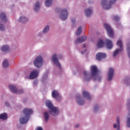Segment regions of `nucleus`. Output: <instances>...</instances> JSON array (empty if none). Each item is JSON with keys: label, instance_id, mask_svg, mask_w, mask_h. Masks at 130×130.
<instances>
[{"label": "nucleus", "instance_id": "obj_1", "mask_svg": "<svg viewBox=\"0 0 130 130\" xmlns=\"http://www.w3.org/2000/svg\"><path fill=\"white\" fill-rule=\"evenodd\" d=\"M117 0H101V6L103 10H110L112 7V5H114L116 3Z\"/></svg>", "mask_w": 130, "mask_h": 130}, {"label": "nucleus", "instance_id": "obj_2", "mask_svg": "<svg viewBox=\"0 0 130 130\" xmlns=\"http://www.w3.org/2000/svg\"><path fill=\"white\" fill-rule=\"evenodd\" d=\"M90 69L91 72V77L94 81L96 82H100L102 80V76H97L98 73V69L96 66L92 65L90 67Z\"/></svg>", "mask_w": 130, "mask_h": 130}, {"label": "nucleus", "instance_id": "obj_3", "mask_svg": "<svg viewBox=\"0 0 130 130\" xmlns=\"http://www.w3.org/2000/svg\"><path fill=\"white\" fill-rule=\"evenodd\" d=\"M44 63V60H43V57L41 55L37 56L34 61V65L37 69H40Z\"/></svg>", "mask_w": 130, "mask_h": 130}, {"label": "nucleus", "instance_id": "obj_4", "mask_svg": "<svg viewBox=\"0 0 130 130\" xmlns=\"http://www.w3.org/2000/svg\"><path fill=\"white\" fill-rule=\"evenodd\" d=\"M60 58H62V55L61 54H54L52 55L51 57V60L53 61V63L57 67L58 69H60V63L58 62V59H60Z\"/></svg>", "mask_w": 130, "mask_h": 130}, {"label": "nucleus", "instance_id": "obj_5", "mask_svg": "<svg viewBox=\"0 0 130 130\" xmlns=\"http://www.w3.org/2000/svg\"><path fill=\"white\" fill-rule=\"evenodd\" d=\"M104 27L107 31V35L110 38H113L114 35L113 34V30L108 23H104Z\"/></svg>", "mask_w": 130, "mask_h": 130}, {"label": "nucleus", "instance_id": "obj_6", "mask_svg": "<svg viewBox=\"0 0 130 130\" xmlns=\"http://www.w3.org/2000/svg\"><path fill=\"white\" fill-rule=\"evenodd\" d=\"M51 95L52 98L56 99L57 101H60L62 99V96L61 94L59 93V91L56 89H54L51 92Z\"/></svg>", "mask_w": 130, "mask_h": 130}, {"label": "nucleus", "instance_id": "obj_7", "mask_svg": "<svg viewBox=\"0 0 130 130\" xmlns=\"http://www.w3.org/2000/svg\"><path fill=\"white\" fill-rule=\"evenodd\" d=\"M39 74V70L37 69H35L30 72L28 77H25V79H30L31 80L36 79V78H38Z\"/></svg>", "mask_w": 130, "mask_h": 130}, {"label": "nucleus", "instance_id": "obj_8", "mask_svg": "<svg viewBox=\"0 0 130 130\" xmlns=\"http://www.w3.org/2000/svg\"><path fill=\"white\" fill-rule=\"evenodd\" d=\"M59 108L54 106L49 110V113L52 116H57L59 114Z\"/></svg>", "mask_w": 130, "mask_h": 130}, {"label": "nucleus", "instance_id": "obj_9", "mask_svg": "<svg viewBox=\"0 0 130 130\" xmlns=\"http://www.w3.org/2000/svg\"><path fill=\"white\" fill-rule=\"evenodd\" d=\"M68 15V9L67 8H63L60 11L59 18L61 20H67Z\"/></svg>", "mask_w": 130, "mask_h": 130}, {"label": "nucleus", "instance_id": "obj_10", "mask_svg": "<svg viewBox=\"0 0 130 130\" xmlns=\"http://www.w3.org/2000/svg\"><path fill=\"white\" fill-rule=\"evenodd\" d=\"M114 76V69L113 68H109L107 74V81L111 82L113 79Z\"/></svg>", "mask_w": 130, "mask_h": 130}, {"label": "nucleus", "instance_id": "obj_11", "mask_svg": "<svg viewBox=\"0 0 130 130\" xmlns=\"http://www.w3.org/2000/svg\"><path fill=\"white\" fill-rule=\"evenodd\" d=\"M93 12H94V9L92 6H90L89 7H87L84 9V15L87 18H89L91 17V16H92V14H93Z\"/></svg>", "mask_w": 130, "mask_h": 130}, {"label": "nucleus", "instance_id": "obj_12", "mask_svg": "<svg viewBox=\"0 0 130 130\" xmlns=\"http://www.w3.org/2000/svg\"><path fill=\"white\" fill-rule=\"evenodd\" d=\"M76 100L78 105H84V104L85 103V99L80 94H78L76 96Z\"/></svg>", "mask_w": 130, "mask_h": 130}, {"label": "nucleus", "instance_id": "obj_13", "mask_svg": "<svg viewBox=\"0 0 130 130\" xmlns=\"http://www.w3.org/2000/svg\"><path fill=\"white\" fill-rule=\"evenodd\" d=\"M105 44L106 45V49L109 50L113 48V43L112 42V41L110 40L109 39H105Z\"/></svg>", "mask_w": 130, "mask_h": 130}, {"label": "nucleus", "instance_id": "obj_14", "mask_svg": "<svg viewBox=\"0 0 130 130\" xmlns=\"http://www.w3.org/2000/svg\"><path fill=\"white\" fill-rule=\"evenodd\" d=\"M29 118L30 117L23 114L19 118V121L21 124H25V123L28 122V120H29Z\"/></svg>", "mask_w": 130, "mask_h": 130}, {"label": "nucleus", "instance_id": "obj_15", "mask_svg": "<svg viewBox=\"0 0 130 130\" xmlns=\"http://www.w3.org/2000/svg\"><path fill=\"white\" fill-rule=\"evenodd\" d=\"M33 109L29 108H26L23 110V114L28 117H30V115H31V114H33Z\"/></svg>", "mask_w": 130, "mask_h": 130}, {"label": "nucleus", "instance_id": "obj_16", "mask_svg": "<svg viewBox=\"0 0 130 130\" xmlns=\"http://www.w3.org/2000/svg\"><path fill=\"white\" fill-rule=\"evenodd\" d=\"M83 97L84 99H86L87 100H91V95H90V93L87 90H83L82 92Z\"/></svg>", "mask_w": 130, "mask_h": 130}, {"label": "nucleus", "instance_id": "obj_17", "mask_svg": "<svg viewBox=\"0 0 130 130\" xmlns=\"http://www.w3.org/2000/svg\"><path fill=\"white\" fill-rule=\"evenodd\" d=\"M83 80L84 82H88L91 80V76L87 71H84V75L82 77Z\"/></svg>", "mask_w": 130, "mask_h": 130}, {"label": "nucleus", "instance_id": "obj_18", "mask_svg": "<svg viewBox=\"0 0 130 130\" xmlns=\"http://www.w3.org/2000/svg\"><path fill=\"white\" fill-rule=\"evenodd\" d=\"M87 40V37L86 36H83L77 38L76 41H75V43L78 44L79 43H82V42H84Z\"/></svg>", "mask_w": 130, "mask_h": 130}, {"label": "nucleus", "instance_id": "obj_19", "mask_svg": "<svg viewBox=\"0 0 130 130\" xmlns=\"http://www.w3.org/2000/svg\"><path fill=\"white\" fill-rule=\"evenodd\" d=\"M0 21L3 23H7L8 18H7V15L5 13H0Z\"/></svg>", "mask_w": 130, "mask_h": 130}, {"label": "nucleus", "instance_id": "obj_20", "mask_svg": "<svg viewBox=\"0 0 130 130\" xmlns=\"http://www.w3.org/2000/svg\"><path fill=\"white\" fill-rule=\"evenodd\" d=\"M106 54L105 53L99 52L96 54V58L98 60H101L103 58H106Z\"/></svg>", "mask_w": 130, "mask_h": 130}, {"label": "nucleus", "instance_id": "obj_21", "mask_svg": "<svg viewBox=\"0 0 130 130\" xmlns=\"http://www.w3.org/2000/svg\"><path fill=\"white\" fill-rule=\"evenodd\" d=\"M114 128H116L117 130H120V122L119 117H117L116 122L113 125Z\"/></svg>", "mask_w": 130, "mask_h": 130}, {"label": "nucleus", "instance_id": "obj_22", "mask_svg": "<svg viewBox=\"0 0 130 130\" xmlns=\"http://www.w3.org/2000/svg\"><path fill=\"white\" fill-rule=\"evenodd\" d=\"M40 8H41L40 2H37L34 5V12H35V13H38V12H39V11L40 10Z\"/></svg>", "mask_w": 130, "mask_h": 130}, {"label": "nucleus", "instance_id": "obj_23", "mask_svg": "<svg viewBox=\"0 0 130 130\" xmlns=\"http://www.w3.org/2000/svg\"><path fill=\"white\" fill-rule=\"evenodd\" d=\"M19 22H20V23H26V22H28L29 21V19L28 17L22 15L18 19Z\"/></svg>", "mask_w": 130, "mask_h": 130}, {"label": "nucleus", "instance_id": "obj_24", "mask_svg": "<svg viewBox=\"0 0 130 130\" xmlns=\"http://www.w3.org/2000/svg\"><path fill=\"white\" fill-rule=\"evenodd\" d=\"M8 87L10 91H11L12 93H16V94H17V92L18 91V88L17 87V86H16V85H9Z\"/></svg>", "mask_w": 130, "mask_h": 130}, {"label": "nucleus", "instance_id": "obj_25", "mask_svg": "<svg viewBox=\"0 0 130 130\" xmlns=\"http://www.w3.org/2000/svg\"><path fill=\"white\" fill-rule=\"evenodd\" d=\"M45 105L50 110L51 108H53L54 106H53V104H52V102L49 100H47L45 102Z\"/></svg>", "mask_w": 130, "mask_h": 130}, {"label": "nucleus", "instance_id": "obj_26", "mask_svg": "<svg viewBox=\"0 0 130 130\" xmlns=\"http://www.w3.org/2000/svg\"><path fill=\"white\" fill-rule=\"evenodd\" d=\"M43 116H44V119L45 121V122H47L48 120H49V112L46 111L44 112L43 114Z\"/></svg>", "mask_w": 130, "mask_h": 130}, {"label": "nucleus", "instance_id": "obj_27", "mask_svg": "<svg viewBox=\"0 0 130 130\" xmlns=\"http://www.w3.org/2000/svg\"><path fill=\"white\" fill-rule=\"evenodd\" d=\"M104 45H105V42L102 39H100L98 41L97 47L100 48L103 47Z\"/></svg>", "mask_w": 130, "mask_h": 130}, {"label": "nucleus", "instance_id": "obj_28", "mask_svg": "<svg viewBox=\"0 0 130 130\" xmlns=\"http://www.w3.org/2000/svg\"><path fill=\"white\" fill-rule=\"evenodd\" d=\"M100 109H101V107L99 105H95L93 107L92 112L94 113H96V112L100 111Z\"/></svg>", "mask_w": 130, "mask_h": 130}, {"label": "nucleus", "instance_id": "obj_29", "mask_svg": "<svg viewBox=\"0 0 130 130\" xmlns=\"http://www.w3.org/2000/svg\"><path fill=\"white\" fill-rule=\"evenodd\" d=\"M123 50H122L121 49H116L115 50L113 51V57H116L118 55L120 52H121Z\"/></svg>", "mask_w": 130, "mask_h": 130}, {"label": "nucleus", "instance_id": "obj_30", "mask_svg": "<svg viewBox=\"0 0 130 130\" xmlns=\"http://www.w3.org/2000/svg\"><path fill=\"white\" fill-rule=\"evenodd\" d=\"M49 30H50V26H49L48 25H47L43 28L42 31V33H43V34H46V33H48V32H49Z\"/></svg>", "mask_w": 130, "mask_h": 130}, {"label": "nucleus", "instance_id": "obj_31", "mask_svg": "<svg viewBox=\"0 0 130 130\" xmlns=\"http://www.w3.org/2000/svg\"><path fill=\"white\" fill-rule=\"evenodd\" d=\"M116 45L118 46V47H119V49H122L123 50V45L122 44V41L121 39H119L117 42H116Z\"/></svg>", "mask_w": 130, "mask_h": 130}, {"label": "nucleus", "instance_id": "obj_32", "mask_svg": "<svg viewBox=\"0 0 130 130\" xmlns=\"http://www.w3.org/2000/svg\"><path fill=\"white\" fill-rule=\"evenodd\" d=\"M52 3H53V0H46L45 6L46 8H50L51 6H52Z\"/></svg>", "mask_w": 130, "mask_h": 130}, {"label": "nucleus", "instance_id": "obj_33", "mask_svg": "<svg viewBox=\"0 0 130 130\" xmlns=\"http://www.w3.org/2000/svg\"><path fill=\"white\" fill-rule=\"evenodd\" d=\"M124 83L126 86H129L130 85V77L127 76H126L124 79Z\"/></svg>", "mask_w": 130, "mask_h": 130}, {"label": "nucleus", "instance_id": "obj_34", "mask_svg": "<svg viewBox=\"0 0 130 130\" xmlns=\"http://www.w3.org/2000/svg\"><path fill=\"white\" fill-rule=\"evenodd\" d=\"M0 119H3V120H6L8 119V114L6 113H3L0 114Z\"/></svg>", "mask_w": 130, "mask_h": 130}, {"label": "nucleus", "instance_id": "obj_35", "mask_svg": "<svg viewBox=\"0 0 130 130\" xmlns=\"http://www.w3.org/2000/svg\"><path fill=\"white\" fill-rule=\"evenodd\" d=\"M81 33H82V26H79L77 28V30L76 32V35H77V36H80V35H81Z\"/></svg>", "mask_w": 130, "mask_h": 130}, {"label": "nucleus", "instance_id": "obj_36", "mask_svg": "<svg viewBox=\"0 0 130 130\" xmlns=\"http://www.w3.org/2000/svg\"><path fill=\"white\" fill-rule=\"evenodd\" d=\"M126 50L127 51L128 57H130V42L127 44L126 47Z\"/></svg>", "mask_w": 130, "mask_h": 130}, {"label": "nucleus", "instance_id": "obj_37", "mask_svg": "<svg viewBox=\"0 0 130 130\" xmlns=\"http://www.w3.org/2000/svg\"><path fill=\"white\" fill-rule=\"evenodd\" d=\"M1 49H2V51H9L10 48L9 47L8 45H5L2 46Z\"/></svg>", "mask_w": 130, "mask_h": 130}, {"label": "nucleus", "instance_id": "obj_38", "mask_svg": "<svg viewBox=\"0 0 130 130\" xmlns=\"http://www.w3.org/2000/svg\"><path fill=\"white\" fill-rule=\"evenodd\" d=\"M3 66L4 68H8L9 66V60L5 59L3 62Z\"/></svg>", "mask_w": 130, "mask_h": 130}, {"label": "nucleus", "instance_id": "obj_39", "mask_svg": "<svg viewBox=\"0 0 130 130\" xmlns=\"http://www.w3.org/2000/svg\"><path fill=\"white\" fill-rule=\"evenodd\" d=\"M72 22V28H75V27L77 26V23H76V19L75 18L71 19Z\"/></svg>", "mask_w": 130, "mask_h": 130}, {"label": "nucleus", "instance_id": "obj_40", "mask_svg": "<svg viewBox=\"0 0 130 130\" xmlns=\"http://www.w3.org/2000/svg\"><path fill=\"white\" fill-rule=\"evenodd\" d=\"M112 20L114 22H117L118 21H119V17L116 15H115L112 17Z\"/></svg>", "mask_w": 130, "mask_h": 130}, {"label": "nucleus", "instance_id": "obj_41", "mask_svg": "<svg viewBox=\"0 0 130 130\" xmlns=\"http://www.w3.org/2000/svg\"><path fill=\"white\" fill-rule=\"evenodd\" d=\"M47 81V75H44L42 78V82L43 83H46V81Z\"/></svg>", "mask_w": 130, "mask_h": 130}, {"label": "nucleus", "instance_id": "obj_42", "mask_svg": "<svg viewBox=\"0 0 130 130\" xmlns=\"http://www.w3.org/2000/svg\"><path fill=\"white\" fill-rule=\"evenodd\" d=\"M126 125L128 127H130V114L128 115V118L127 119Z\"/></svg>", "mask_w": 130, "mask_h": 130}, {"label": "nucleus", "instance_id": "obj_43", "mask_svg": "<svg viewBox=\"0 0 130 130\" xmlns=\"http://www.w3.org/2000/svg\"><path fill=\"white\" fill-rule=\"evenodd\" d=\"M24 93V90L23 89H17V91L16 92V94H23Z\"/></svg>", "mask_w": 130, "mask_h": 130}, {"label": "nucleus", "instance_id": "obj_44", "mask_svg": "<svg viewBox=\"0 0 130 130\" xmlns=\"http://www.w3.org/2000/svg\"><path fill=\"white\" fill-rule=\"evenodd\" d=\"M4 105H5V106H6V107H10V103L7 101L5 102Z\"/></svg>", "mask_w": 130, "mask_h": 130}, {"label": "nucleus", "instance_id": "obj_45", "mask_svg": "<svg viewBox=\"0 0 130 130\" xmlns=\"http://www.w3.org/2000/svg\"><path fill=\"white\" fill-rule=\"evenodd\" d=\"M74 127L75 128H79V127H80V124L79 123H76L75 126H74Z\"/></svg>", "mask_w": 130, "mask_h": 130}, {"label": "nucleus", "instance_id": "obj_46", "mask_svg": "<svg viewBox=\"0 0 130 130\" xmlns=\"http://www.w3.org/2000/svg\"><path fill=\"white\" fill-rule=\"evenodd\" d=\"M35 130H43V128L41 126H38L36 128Z\"/></svg>", "mask_w": 130, "mask_h": 130}, {"label": "nucleus", "instance_id": "obj_47", "mask_svg": "<svg viewBox=\"0 0 130 130\" xmlns=\"http://www.w3.org/2000/svg\"><path fill=\"white\" fill-rule=\"evenodd\" d=\"M86 51H87V49H85L83 51H81V54H84Z\"/></svg>", "mask_w": 130, "mask_h": 130}, {"label": "nucleus", "instance_id": "obj_48", "mask_svg": "<svg viewBox=\"0 0 130 130\" xmlns=\"http://www.w3.org/2000/svg\"><path fill=\"white\" fill-rule=\"evenodd\" d=\"M73 75L75 76L76 75V74H77V70L75 71V70H73Z\"/></svg>", "mask_w": 130, "mask_h": 130}, {"label": "nucleus", "instance_id": "obj_49", "mask_svg": "<svg viewBox=\"0 0 130 130\" xmlns=\"http://www.w3.org/2000/svg\"><path fill=\"white\" fill-rule=\"evenodd\" d=\"M33 84H34V86H36V85H37V84H38L37 81H34Z\"/></svg>", "mask_w": 130, "mask_h": 130}, {"label": "nucleus", "instance_id": "obj_50", "mask_svg": "<svg viewBox=\"0 0 130 130\" xmlns=\"http://www.w3.org/2000/svg\"><path fill=\"white\" fill-rule=\"evenodd\" d=\"M83 47H84V48L86 47V45L84 44V45H83Z\"/></svg>", "mask_w": 130, "mask_h": 130}, {"label": "nucleus", "instance_id": "obj_51", "mask_svg": "<svg viewBox=\"0 0 130 130\" xmlns=\"http://www.w3.org/2000/svg\"><path fill=\"white\" fill-rule=\"evenodd\" d=\"M40 34H41V33H39L38 35L39 36V35H40Z\"/></svg>", "mask_w": 130, "mask_h": 130}]
</instances>
